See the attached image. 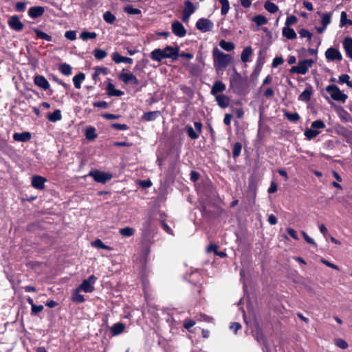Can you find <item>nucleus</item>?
Wrapping results in <instances>:
<instances>
[{
    "instance_id": "338daca9",
    "label": "nucleus",
    "mask_w": 352,
    "mask_h": 352,
    "mask_svg": "<svg viewBox=\"0 0 352 352\" xmlns=\"http://www.w3.org/2000/svg\"><path fill=\"white\" fill-rule=\"evenodd\" d=\"M301 234L306 242L313 245L315 248L317 247V244L315 243L314 239H311L309 236H308V234L305 231H301Z\"/></svg>"
},
{
    "instance_id": "5701e85b",
    "label": "nucleus",
    "mask_w": 352,
    "mask_h": 352,
    "mask_svg": "<svg viewBox=\"0 0 352 352\" xmlns=\"http://www.w3.org/2000/svg\"><path fill=\"white\" fill-rule=\"evenodd\" d=\"M257 187L254 182H250L247 190V197L249 199L254 201L256 197Z\"/></svg>"
},
{
    "instance_id": "b1692460",
    "label": "nucleus",
    "mask_w": 352,
    "mask_h": 352,
    "mask_svg": "<svg viewBox=\"0 0 352 352\" xmlns=\"http://www.w3.org/2000/svg\"><path fill=\"white\" fill-rule=\"evenodd\" d=\"M253 53V50L251 46H248L243 49L242 53L241 54V61L243 63H247L250 61V57L252 56Z\"/></svg>"
},
{
    "instance_id": "2eb2a0df",
    "label": "nucleus",
    "mask_w": 352,
    "mask_h": 352,
    "mask_svg": "<svg viewBox=\"0 0 352 352\" xmlns=\"http://www.w3.org/2000/svg\"><path fill=\"white\" fill-rule=\"evenodd\" d=\"M109 82L107 85L106 90L109 96H122L124 92L121 90L115 89L114 85L111 83V79L108 78Z\"/></svg>"
},
{
    "instance_id": "09e8293b",
    "label": "nucleus",
    "mask_w": 352,
    "mask_h": 352,
    "mask_svg": "<svg viewBox=\"0 0 352 352\" xmlns=\"http://www.w3.org/2000/svg\"><path fill=\"white\" fill-rule=\"evenodd\" d=\"M103 19L109 24L114 23L116 20V16L110 11H107L103 14Z\"/></svg>"
},
{
    "instance_id": "f8f14e48",
    "label": "nucleus",
    "mask_w": 352,
    "mask_h": 352,
    "mask_svg": "<svg viewBox=\"0 0 352 352\" xmlns=\"http://www.w3.org/2000/svg\"><path fill=\"white\" fill-rule=\"evenodd\" d=\"M34 84L44 90H50V85L47 80L42 75H36L34 78Z\"/></svg>"
},
{
    "instance_id": "bb28decb",
    "label": "nucleus",
    "mask_w": 352,
    "mask_h": 352,
    "mask_svg": "<svg viewBox=\"0 0 352 352\" xmlns=\"http://www.w3.org/2000/svg\"><path fill=\"white\" fill-rule=\"evenodd\" d=\"M282 33L283 36L290 40L294 39L297 36L294 29L289 27H284Z\"/></svg>"
},
{
    "instance_id": "c9c22d12",
    "label": "nucleus",
    "mask_w": 352,
    "mask_h": 352,
    "mask_svg": "<svg viewBox=\"0 0 352 352\" xmlns=\"http://www.w3.org/2000/svg\"><path fill=\"white\" fill-rule=\"evenodd\" d=\"M185 131L191 140H197L199 138V135L197 132L195 131L192 126L190 125H186L185 126Z\"/></svg>"
},
{
    "instance_id": "052dcab7",
    "label": "nucleus",
    "mask_w": 352,
    "mask_h": 352,
    "mask_svg": "<svg viewBox=\"0 0 352 352\" xmlns=\"http://www.w3.org/2000/svg\"><path fill=\"white\" fill-rule=\"evenodd\" d=\"M311 128L313 129H324L325 127L324 122L321 120H317L314 122H312Z\"/></svg>"
},
{
    "instance_id": "4be33fe9",
    "label": "nucleus",
    "mask_w": 352,
    "mask_h": 352,
    "mask_svg": "<svg viewBox=\"0 0 352 352\" xmlns=\"http://www.w3.org/2000/svg\"><path fill=\"white\" fill-rule=\"evenodd\" d=\"M125 329V324L122 322H117L110 328V332L113 336L121 334Z\"/></svg>"
},
{
    "instance_id": "7ed1b4c3",
    "label": "nucleus",
    "mask_w": 352,
    "mask_h": 352,
    "mask_svg": "<svg viewBox=\"0 0 352 352\" xmlns=\"http://www.w3.org/2000/svg\"><path fill=\"white\" fill-rule=\"evenodd\" d=\"M214 67L217 72L223 71L226 69L232 61L230 54H225L217 47H214L212 52Z\"/></svg>"
},
{
    "instance_id": "1a4fd4ad",
    "label": "nucleus",
    "mask_w": 352,
    "mask_h": 352,
    "mask_svg": "<svg viewBox=\"0 0 352 352\" xmlns=\"http://www.w3.org/2000/svg\"><path fill=\"white\" fill-rule=\"evenodd\" d=\"M172 32L178 37H184L186 35V30L181 22L174 21L171 24Z\"/></svg>"
},
{
    "instance_id": "72a5a7b5",
    "label": "nucleus",
    "mask_w": 352,
    "mask_h": 352,
    "mask_svg": "<svg viewBox=\"0 0 352 352\" xmlns=\"http://www.w3.org/2000/svg\"><path fill=\"white\" fill-rule=\"evenodd\" d=\"M265 9L271 14L276 13L278 10V7L270 1H266L264 4Z\"/></svg>"
},
{
    "instance_id": "9d476101",
    "label": "nucleus",
    "mask_w": 352,
    "mask_h": 352,
    "mask_svg": "<svg viewBox=\"0 0 352 352\" xmlns=\"http://www.w3.org/2000/svg\"><path fill=\"white\" fill-rule=\"evenodd\" d=\"M8 24L12 30L16 32L21 31L24 28L23 23L20 21L17 15L10 16L8 21Z\"/></svg>"
},
{
    "instance_id": "412c9836",
    "label": "nucleus",
    "mask_w": 352,
    "mask_h": 352,
    "mask_svg": "<svg viewBox=\"0 0 352 352\" xmlns=\"http://www.w3.org/2000/svg\"><path fill=\"white\" fill-rule=\"evenodd\" d=\"M160 115L161 112L160 111H147L142 115V119L146 122L153 121Z\"/></svg>"
},
{
    "instance_id": "c85d7f7f",
    "label": "nucleus",
    "mask_w": 352,
    "mask_h": 352,
    "mask_svg": "<svg viewBox=\"0 0 352 352\" xmlns=\"http://www.w3.org/2000/svg\"><path fill=\"white\" fill-rule=\"evenodd\" d=\"M58 70L60 71V72L62 74L67 76H70L72 73V67L69 64L65 63H60L58 65Z\"/></svg>"
},
{
    "instance_id": "ea45409f",
    "label": "nucleus",
    "mask_w": 352,
    "mask_h": 352,
    "mask_svg": "<svg viewBox=\"0 0 352 352\" xmlns=\"http://www.w3.org/2000/svg\"><path fill=\"white\" fill-rule=\"evenodd\" d=\"M252 21L258 25L261 26L263 25H265L267 23V18L262 15L258 14L252 18Z\"/></svg>"
},
{
    "instance_id": "423d86ee",
    "label": "nucleus",
    "mask_w": 352,
    "mask_h": 352,
    "mask_svg": "<svg viewBox=\"0 0 352 352\" xmlns=\"http://www.w3.org/2000/svg\"><path fill=\"white\" fill-rule=\"evenodd\" d=\"M89 175L91 176L94 181L101 184H105L112 178V174L109 173H105L99 170H94L89 173Z\"/></svg>"
},
{
    "instance_id": "6e6552de",
    "label": "nucleus",
    "mask_w": 352,
    "mask_h": 352,
    "mask_svg": "<svg viewBox=\"0 0 352 352\" xmlns=\"http://www.w3.org/2000/svg\"><path fill=\"white\" fill-rule=\"evenodd\" d=\"M196 28L202 32H209L213 28V23L210 19L201 18L197 21Z\"/></svg>"
},
{
    "instance_id": "473e14b6",
    "label": "nucleus",
    "mask_w": 352,
    "mask_h": 352,
    "mask_svg": "<svg viewBox=\"0 0 352 352\" xmlns=\"http://www.w3.org/2000/svg\"><path fill=\"white\" fill-rule=\"evenodd\" d=\"M148 60L146 58H143L137 62L135 66L133 68L134 72H143L144 69L146 67Z\"/></svg>"
},
{
    "instance_id": "a211bd4d",
    "label": "nucleus",
    "mask_w": 352,
    "mask_h": 352,
    "mask_svg": "<svg viewBox=\"0 0 352 352\" xmlns=\"http://www.w3.org/2000/svg\"><path fill=\"white\" fill-rule=\"evenodd\" d=\"M32 138L31 133L25 131L22 133H14L13 135V139L16 142H26L30 140Z\"/></svg>"
},
{
    "instance_id": "7c9ffc66",
    "label": "nucleus",
    "mask_w": 352,
    "mask_h": 352,
    "mask_svg": "<svg viewBox=\"0 0 352 352\" xmlns=\"http://www.w3.org/2000/svg\"><path fill=\"white\" fill-rule=\"evenodd\" d=\"M320 133V131L316 130L314 129H307L305 131L304 135L306 137V139L308 140H311L314 139Z\"/></svg>"
},
{
    "instance_id": "a19ab883",
    "label": "nucleus",
    "mask_w": 352,
    "mask_h": 352,
    "mask_svg": "<svg viewBox=\"0 0 352 352\" xmlns=\"http://www.w3.org/2000/svg\"><path fill=\"white\" fill-rule=\"evenodd\" d=\"M97 37V34L94 32H90L88 31H82L80 34V38L83 41H87L88 39H94Z\"/></svg>"
},
{
    "instance_id": "774afa93",
    "label": "nucleus",
    "mask_w": 352,
    "mask_h": 352,
    "mask_svg": "<svg viewBox=\"0 0 352 352\" xmlns=\"http://www.w3.org/2000/svg\"><path fill=\"white\" fill-rule=\"evenodd\" d=\"M65 37L70 41H74L76 38V32L73 30L67 31L65 33Z\"/></svg>"
},
{
    "instance_id": "13d9d810",
    "label": "nucleus",
    "mask_w": 352,
    "mask_h": 352,
    "mask_svg": "<svg viewBox=\"0 0 352 352\" xmlns=\"http://www.w3.org/2000/svg\"><path fill=\"white\" fill-rule=\"evenodd\" d=\"M111 126L113 129L120 131L128 130L129 129V126L126 124L112 123Z\"/></svg>"
},
{
    "instance_id": "e433bc0d",
    "label": "nucleus",
    "mask_w": 352,
    "mask_h": 352,
    "mask_svg": "<svg viewBox=\"0 0 352 352\" xmlns=\"http://www.w3.org/2000/svg\"><path fill=\"white\" fill-rule=\"evenodd\" d=\"M79 290L78 288L75 290V292L72 295V300L74 302L82 303L84 302L85 299L84 296L79 294Z\"/></svg>"
},
{
    "instance_id": "4d7b16f0",
    "label": "nucleus",
    "mask_w": 352,
    "mask_h": 352,
    "mask_svg": "<svg viewBox=\"0 0 352 352\" xmlns=\"http://www.w3.org/2000/svg\"><path fill=\"white\" fill-rule=\"evenodd\" d=\"M51 77L52 80L58 83L60 85H62L65 89H69L70 88V85L69 84L65 83L61 79L58 78L56 75L52 74Z\"/></svg>"
},
{
    "instance_id": "3c124183",
    "label": "nucleus",
    "mask_w": 352,
    "mask_h": 352,
    "mask_svg": "<svg viewBox=\"0 0 352 352\" xmlns=\"http://www.w3.org/2000/svg\"><path fill=\"white\" fill-rule=\"evenodd\" d=\"M334 344L338 347L342 349H346L348 348L349 344L348 343L342 338H336L334 339Z\"/></svg>"
},
{
    "instance_id": "69168bd1",
    "label": "nucleus",
    "mask_w": 352,
    "mask_h": 352,
    "mask_svg": "<svg viewBox=\"0 0 352 352\" xmlns=\"http://www.w3.org/2000/svg\"><path fill=\"white\" fill-rule=\"evenodd\" d=\"M298 21V19L294 15H290L287 17L285 25L286 27L295 24Z\"/></svg>"
},
{
    "instance_id": "f257e3e1",
    "label": "nucleus",
    "mask_w": 352,
    "mask_h": 352,
    "mask_svg": "<svg viewBox=\"0 0 352 352\" xmlns=\"http://www.w3.org/2000/svg\"><path fill=\"white\" fill-rule=\"evenodd\" d=\"M230 89L232 92L238 96L245 95L248 92L249 85L246 77L237 72L236 69L232 67V74L229 78Z\"/></svg>"
},
{
    "instance_id": "49530a36",
    "label": "nucleus",
    "mask_w": 352,
    "mask_h": 352,
    "mask_svg": "<svg viewBox=\"0 0 352 352\" xmlns=\"http://www.w3.org/2000/svg\"><path fill=\"white\" fill-rule=\"evenodd\" d=\"M241 149H242L241 143L239 142H235L233 146V149H232V157L234 158L238 157L241 154Z\"/></svg>"
},
{
    "instance_id": "864d4df0",
    "label": "nucleus",
    "mask_w": 352,
    "mask_h": 352,
    "mask_svg": "<svg viewBox=\"0 0 352 352\" xmlns=\"http://www.w3.org/2000/svg\"><path fill=\"white\" fill-rule=\"evenodd\" d=\"M346 24L352 25V20L347 19L346 13L343 11L341 12V15H340V26H343Z\"/></svg>"
},
{
    "instance_id": "a878e982",
    "label": "nucleus",
    "mask_w": 352,
    "mask_h": 352,
    "mask_svg": "<svg viewBox=\"0 0 352 352\" xmlns=\"http://www.w3.org/2000/svg\"><path fill=\"white\" fill-rule=\"evenodd\" d=\"M79 290L83 291L86 293L92 292L94 290V287L87 280H82V283L78 287Z\"/></svg>"
},
{
    "instance_id": "c756f323",
    "label": "nucleus",
    "mask_w": 352,
    "mask_h": 352,
    "mask_svg": "<svg viewBox=\"0 0 352 352\" xmlns=\"http://www.w3.org/2000/svg\"><path fill=\"white\" fill-rule=\"evenodd\" d=\"M85 75L82 72H79L78 74L75 75L73 77V82L74 87L76 89H80L81 87V83L85 80Z\"/></svg>"
},
{
    "instance_id": "f704fd0d",
    "label": "nucleus",
    "mask_w": 352,
    "mask_h": 352,
    "mask_svg": "<svg viewBox=\"0 0 352 352\" xmlns=\"http://www.w3.org/2000/svg\"><path fill=\"white\" fill-rule=\"evenodd\" d=\"M219 46L224 50L227 52L232 51L235 45L232 42L230 41H226L225 40H221L219 42Z\"/></svg>"
},
{
    "instance_id": "37998d69",
    "label": "nucleus",
    "mask_w": 352,
    "mask_h": 352,
    "mask_svg": "<svg viewBox=\"0 0 352 352\" xmlns=\"http://www.w3.org/2000/svg\"><path fill=\"white\" fill-rule=\"evenodd\" d=\"M184 6H184V9L183 12L188 13L190 15L195 12V8L191 1H186L184 2Z\"/></svg>"
},
{
    "instance_id": "4c0bfd02",
    "label": "nucleus",
    "mask_w": 352,
    "mask_h": 352,
    "mask_svg": "<svg viewBox=\"0 0 352 352\" xmlns=\"http://www.w3.org/2000/svg\"><path fill=\"white\" fill-rule=\"evenodd\" d=\"M119 233L125 237H129L135 234V229L129 226L124 227L119 230Z\"/></svg>"
},
{
    "instance_id": "4468645a",
    "label": "nucleus",
    "mask_w": 352,
    "mask_h": 352,
    "mask_svg": "<svg viewBox=\"0 0 352 352\" xmlns=\"http://www.w3.org/2000/svg\"><path fill=\"white\" fill-rule=\"evenodd\" d=\"M226 89V85L221 80H216L211 88L210 94L214 96L219 95V93H222Z\"/></svg>"
},
{
    "instance_id": "bf43d9fd",
    "label": "nucleus",
    "mask_w": 352,
    "mask_h": 352,
    "mask_svg": "<svg viewBox=\"0 0 352 352\" xmlns=\"http://www.w3.org/2000/svg\"><path fill=\"white\" fill-rule=\"evenodd\" d=\"M196 324L195 321L192 318H186L184 320V327L186 329H190L191 327L195 326Z\"/></svg>"
},
{
    "instance_id": "0eeeda50",
    "label": "nucleus",
    "mask_w": 352,
    "mask_h": 352,
    "mask_svg": "<svg viewBox=\"0 0 352 352\" xmlns=\"http://www.w3.org/2000/svg\"><path fill=\"white\" fill-rule=\"evenodd\" d=\"M325 58L328 61H338L340 62L342 60V55L340 52L333 47L328 48L325 53Z\"/></svg>"
},
{
    "instance_id": "e2e57ef3",
    "label": "nucleus",
    "mask_w": 352,
    "mask_h": 352,
    "mask_svg": "<svg viewBox=\"0 0 352 352\" xmlns=\"http://www.w3.org/2000/svg\"><path fill=\"white\" fill-rule=\"evenodd\" d=\"M43 310V305H36L35 304H32V307H31V314L35 316Z\"/></svg>"
},
{
    "instance_id": "8fccbe9b",
    "label": "nucleus",
    "mask_w": 352,
    "mask_h": 352,
    "mask_svg": "<svg viewBox=\"0 0 352 352\" xmlns=\"http://www.w3.org/2000/svg\"><path fill=\"white\" fill-rule=\"evenodd\" d=\"M85 137L89 140H94L97 137L95 128L92 126L87 128L85 132Z\"/></svg>"
},
{
    "instance_id": "393cba45",
    "label": "nucleus",
    "mask_w": 352,
    "mask_h": 352,
    "mask_svg": "<svg viewBox=\"0 0 352 352\" xmlns=\"http://www.w3.org/2000/svg\"><path fill=\"white\" fill-rule=\"evenodd\" d=\"M284 116L291 122L296 123L300 119V115L297 112L291 113L287 111V110H283Z\"/></svg>"
},
{
    "instance_id": "20e7f679",
    "label": "nucleus",
    "mask_w": 352,
    "mask_h": 352,
    "mask_svg": "<svg viewBox=\"0 0 352 352\" xmlns=\"http://www.w3.org/2000/svg\"><path fill=\"white\" fill-rule=\"evenodd\" d=\"M325 90L330 94L331 98L336 101H341L344 102L348 98L347 95L342 93L339 87L336 85H330L327 86Z\"/></svg>"
},
{
    "instance_id": "ddd939ff",
    "label": "nucleus",
    "mask_w": 352,
    "mask_h": 352,
    "mask_svg": "<svg viewBox=\"0 0 352 352\" xmlns=\"http://www.w3.org/2000/svg\"><path fill=\"white\" fill-rule=\"evenodd\" d=\"M314 61L312 59H306L300 60L298 63L299 74H305L309 69L312 67Z\"/></svg>"
},
{
    "instance_id": "f03ea898",
    "label": "nucleus",
    "mask_w": 352,
    "mask_h": 352,
    "mask_svg": "<svg viewBox=\"0 0 352 352\" xmlns=\"http://www.w3.org/2000/svg\"><path fill=\"white\" fill-rule=\"evenodd\" d=\"M179 47L175 46V47L167 45L163 50L155 49L150 54V58L157 62H161L164 58H172L177 60L179 56Z\"/></svg>"
},
{
    "instance_id": "6ab92c4d",
    "label": "nucleus",
    "mask_w": 352,
    "mask_h": 352,
    "mask_svg": "<svg viewBox=\"0 0 352 352\" xmlns=\"http://www.w3.org/2000/svg\"><path fill=\"white\" fill-rule=\"evenodd\" d=\"M111 58L117 64H119L121 63H126L129 64H132L133 62V60L131 58L122 56L118 52H113L111 54Z\"/></svg>"
},
{
    "instance_id": "9b49d317",
    "label": "nucleus",
    "mask_w": 352,
    "mask_h": 352,
    "mask_svg": "<svg viewBox=\"0 0 352 352\" xmlns=\"http://www.w3.org/2000/svg\"><path fill=\"white\" fill-rule=\"evenodd\" d=\"M45 182H47L46 178L37 175H33L31 178L32 186L37 190H43Z\"/></svg>"
},
{
    "instance_id": "680f3d73",
    "label": "nucleus",
    "mask_w": 352,
    "mask_h": 352,
    "mask_svg": "<svg viewBox=\"0 0 352 352\" xmlns=\"http://www.w3.org/2000/svg\"><path fill=\"white\" fill-rule=\"evenodd\" d=\"M138 184L142 188H150L152 186L151 181L148 179L146 180H138Z\"/></svg>"
},
{
    "instance_id": "0e129e2a",
    "label": "nucleus",
    "mask_w": 352,
    "mask_h": 352,
    "mask_svg": "<svg viewBox=\"0 0 352 352\" xmlns=\"http://www.w3.org/2000/svg\"><path fill=\"white\" fill-rule=\"evenodd\" d=\"M298 33H299L300 36L302 38L307 37L309 41H311V37H312V34L309 31H308L307 30H306V29H301L298 32Z\"/></svg>"
},
{
    "instance_id": "79ce46f5",
    "label": "nucleus",
    "mask_w": 352,
    "mask_h": 352,
    "mask_svg": "<svg viewBox=\"0 0 352 352\" xmlns=\"http://www.w3.org/2000/svg\"><path fill=\"white\" fill-rule=\"evenodd\" d=\"M219 2L221 5V14L225 16L228 14L230 10V3L228 0H219Z\"/></svg>"
},
{
    "instance_id": "603ef678",
    "label": "nucleus",
    "mask_w": 352,
    "mask_h": 352,
    "mask_svg": "<svg viewBox=\"0 0 352 352\" xmlns=\"http://www.w3.org/2000/svg\"><path fill=\"white\" fill-rule=\"evenodd\" d=\"M331 16L332 14L331 12L323 14L321 19L322 25L327 27L329 24H330L331 21Z\"/></svg>"
},
{
    "instance_id": "39448f33",
    "label": "nucleus",
    "mask_w": 352,
    "mask_h": 352,
    "mask_svg": "<svg viewBox=\"0 0 352 352\" xmlns=\"http://www.w3.org/2000/svg\"><path fill=\"white\" fill-rule=\"evenodd\" d=\"M118 79L126 85L131 84L134 86H138L140 84V80L137 77L125 69H123L119 74Z\"/></svg>"
},
{
    "instance_id": "6e6d98bb",
    "label": "nucleus",
    "mask_w": 352,
    "mask_h": 352,
    "mask_svg": "<svg viewBox=\"0 0 352 352\" xmlns=\"http://www.w3.org/2000/svg\"><path fill=\"white\" fill-rule=\"evenodd\" d=\"M197 320L199 321H204L207 322H211L213 320V318L205 314L200 313L196 316Z\"/></svg>"
},
{
    "instance_id": "f3484780",
    "label": "nucleus",
    "mask_w": 352,
    "mask_h": 352,
    "mask_svg": "<svg viewBox=\"0 0 352 352\" xmlns=\"http://www.w3.org/2000/svg\"><path fill=\"white\" fill-rule=\"evenodd\" d=\"M45 12V9L42 6H33L28 10V15L32 19H36L41 16Z\"/></svg>"
},
{
    "instance_id": "58836bf2",
    "label": "nucleus",
    "mask_w": 352,
    "mask_h": 352,
    "mask_svg": "<svg viewBox=\"0 0 352 352\" xmlns=\"http://www.w3.org/2000/svg\"><path fill=\"white\" fill-rule=\"evenodd\" d=\"M93 54L96 59L97 60H102L107 56V52L104 50L96 48L93 51Z\"/></svg>"
},
{
    "instance_id": "c03bdc74",
    "label": "nucleus",
    "mask_w": 352,
    "mask_h": 352,
    "mask_svg": "<svg viewBox=\"0 0 352 352\" xmlns=\"http://www.w3.org/2000/svg\"><path fill=\"white\" fill-rule=\"evenodd\" d=\"M263 62L261 61V60L258 58L256 61V64L254 67V69L252 73V75L251 76L252 78L255 77V78H257L258 76L259 75L261 69H262V67H263Z\"/></svg>"
},
{
    "instance_id": "5fc2aeb1",
    "label": "nucleus",
    "mask_w": 352,
    "mask_h": 352,
    "mask_svg": "<svg viewBox=\"0 0 352 352\" xmlns=\"http://www.w3.org/2000/svg\"><path fill=\"white\" fill-rule=\"evenodd\" d=\"M344 51L352 50V38L346 37L342 42Z\"/></svg>"
},
{
    "instance_id": "aec40b11",
    "label": "nucleus",
    "mask_w": 352,
    "mask_h": 352,
    "mask_svg": "<svg viewBox=\"0 0 352 352\" xmlns=\"http://www.w3.org/2000/svg\"><path fill=\"white\" fill-rule=\"evenodd\" d=\"M313 92V87L309 85L299 95L298 100L305 102H309L311 100Z\"/></svg>"
},
{
    "instance_id": "dca6fc26",
    "label": "nucleus",
    "mask_w": 352,
    "mask_h": 352,
    "mask_svg": "<svg viewBox=\"0 0 352 352\" xmlns=\"http://www.w3.org/2000/svg\"><path fill=\"white\" fill-rule=\"evenodd\" d=\"M215 101L219 107L225 109L229 106L230 98L225 94H219L215 96Z\"/></svg>"
},
{
    "instance_id": "a18cd8bd",
    "label": "nucleus",
    "mask_w": 352,
    "mask_h": 352,
    "mask_svg": "<svg viewBox=\"0 0 352 352\" xmlns=\"http://www.w3.org/2000/svg\"><path fill=\"white\" fill-rule=\"evenodd\" d=\"M92 245L96 247V248H100V249H104V250H113V248L109 246V245H105L100 239H97L96 240H95L93 243H92Z\"/></svg>"
},
{
    "instance_id": "de8ad7c7",
    "label": "nucleus",
    "mask_w": 352,
    "mask_h": 352,
    "mask_svg": "<svg viewBox=\"0 0 352 352\" xmlns=\"http://www.w3.org/2000/svg\"><path fill=\"white\" fill-rule=\"evenodd\" d=\"M124 11L131 15H137L141 14V10L138 8H135L131 5H127L124 8Z\"/></svg>"
},
{
    "instance_id": "2f4dec72",
    "label": "nucleus",
    "mask_w": 352,
    "mask_h": 352,
    "mask_svg": "<svg viewBox=\"0 0 352 352\" xmlns=\"http://www.w3.org/2000/svg\"><path fill=\"white\" fill-rule=\"evenodd\" d=\"M47 119L52 122H56L62 119L61 111L59 109H56L53 113L47 115Z\"/></svg>"
},
{
    "instance_id": "cd10ccee",
    "label": "nucleus",
    "mask_w": 352,
    "mask_h": 352,
    "mask_svg": "<svg viewBox=\"0 0 352 352\" xmlns=\"http://www.w3.org/2000/svg\"><path fill=\"white\" fill-rule=\"evenodd\" d=\"M32 30L36 34V38H41V39H43V40L47 41H52V37L50 35L46 34L45 32L41 31V30L36 28H33Z\"/></svg>"
}]
</instances>
